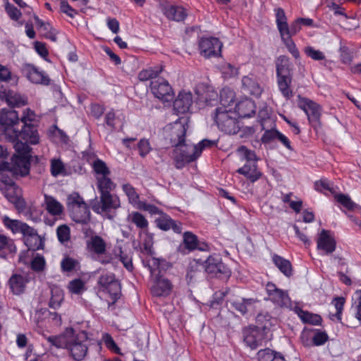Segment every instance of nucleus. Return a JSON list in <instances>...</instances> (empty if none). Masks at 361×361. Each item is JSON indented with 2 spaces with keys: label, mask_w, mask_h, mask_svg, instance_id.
Listing matches in <instances>:
<instances>
[{
  "label": "nucleus",
  "mask_w": 361,
  "mask_h": 361,
  "mask_svg": "<svg viewBox=\"0 0 361 361\" xmlns=\"http://www.w3.org/2000/svg\"><path fill=\"white\" fill-rule=\"evenodd\" d=\"M16 106L3 108L0 113V126L16 151L11 162L5 161L0 164V178L8 185H14L15 179L23 177V128L20 130L15 128L18 121H23V117L19 118L18 112L13 109Z\"/></svg>",
  "instance_id": "f257e3e1"
},
{
  "label": "nucleus",
  "mask_w": 361,
  "mask_h": 361,
  "mask_svg": "<svg viewBox=\"0 0 361 361\" xmlns=\"http://www.w3.org/2000/svg\"><path fill=\"white\" fill-rule=\"evenodd\" d=\"M187 130V123L181 122H176L171 130V143L174 147L171 157L177 169L184 168L187 164L195 161L199 157L195 145L190 147L185 144Z\"/></svg>",
  "instance_id": "f03ea898"
},
{
  "label": "nucleus",
  "mask_w": 361,
  "mask_h": 361,
  "mask_svg": "<svg viewBox=\"0 0 361 361\" xmlns=\"http://www.w3.org/2000/svg\"><path fill=\"white\" fill-rule=\"evenodd\" d=\"M276 78L279 90L283 97L287 99L293 97V68L290 59L286 55H281L276 59Z\"/></svg>",
  "instance_id": "7ed1b4c3"
},
{
  "label": "nucleus",
  "mask_w": 361,
  "mask_h": 361,
  "mask_svg": "<svg viewBox=\"0 0 361 361\" xmlns=\"http://www.w3.org/2000/svg\"><path fill=\"white\" fill-rule=\"evenodd\" d=\"M67 208L71 219L75 223L87 224L90 221L89 206L77 192H73L67 197Z\"/></svg>",
  "instance_id": "20e7f679"
},
{
  "label": "nucleus",
  "mask_w": 361,
  "mask_h": 361,
  "mask_svg": "<svg viewBox=\"0 0 361 361\" xmlns=\"http://www.w3.org/2000/svg\"><path fill=\"white\" fill-rule=\"evenodd\" d=\"M91 343L92 340L89 336V333L86 331H81L71 337L66 350L69 356L75 361H82L87 355L89 345Z\"/></svg>",
  "instance_id": "39448f33"
},
{
  "label": "nucleus",
  "mask_w": 361,
  "mask_h": 361,
  "mask_svg": "<svg viewBox=\"0 0 361 361\" xmlns=\"http://www.w3.org/2000/svg\"><path fill=\"white\" fill-rule=\"evenodd\" d=\"M298 106L305 113L311 127L316 132H318L322 126L321 121L322 108L321 105L309 98L298 95Z\"/></svg>",
  "instance_id": "423d86ee"
},
{
  "label": "nucleus",
  "mask_w": 361,
  "mask_h": 361,
  "mask_svg": "<svg viewBox=\"0 0 361 361\" xmlns=\"http://www.w3.org/2000/svg\"><path fill=\"white\" fill-rule=\"evenodd\" d=\"M99 292L107 293L111 299L109 307L116 304L121 295V284L113 273L102 274L97 283Z\"/></svg>",
  "instance_id": "0eeeda50"
},
{
  "label": "nucleus",
  "mask_w": 361,
  "mask_h": 361,
  "mask_svg": "<svg viewBox=\"0 0 361 361\" xmlns=\"http://www.w3.org/2000/svg\"><path fill=\"white\" fill-rule=\"evenodd\" d=\"M231 109L227 110L218 107L215 110L214 121L219 129L226 134L235 135L240 130L238 118L232 116Z\"/></svg>",
  "instance_id": "6e6552de"
},
{
  "label": "nucleus",
  "mask_w": 361,
  "mask_h": 361,
  "mask_svg": "<svg viewBox=\"0 0 361 361\" xmlns=\"http://www.w3.org/2000/svg\"><path fill=\"white\" fill-rule=\"evenodd\" d=\"M99 198V202L92 207L93 210L108 219L114 220L116 216V210L121 207L119 197L111 193L100 195Z\"/></svg>",
  "instance_id": "1a4fd4ad"
},
{
  "label": "nucleus",
  "mask_w": 361,
  "mask_h": 361,
  "mask_svg": "<svg viewBox=\"0 0 361 361\" xmlns=\"http://www.w3.org/2000/svg\"><path fill=\"white\" fill-rule=\"evenodd\" d=\"M199 250L209 252L210 245L204 240H200L198 237L191 231H185L183 234V240L177 247V252L182 255H187Z\"/></svg>",
  "instance_id": "9d476101"
},
{
  "label": "nucleus",
  "mask_w": 361,
  "mask_h": 361,
  "mask_svg": "<svg viewBox=\"0 0 361 361\" xmlns=\"http://www.w3.org/2000/svg\"><path fill=\"white\" fill-rule=\"evenodd\" d=\"M204 271L212 277L228 279L231 275L230 268L222 262L219 255H211L203 261Z\"/></svg>",
  "instance_id": "9b49d317"
},
{
  "label": "nucleus",
  "mask_w": 361,
  "mask_h": 361,
  "mask_svg": "<svg viewBox=\"0 0 361 361\" xmlns=\"http://www.w3.org/2000/svg\"><path fill=\"white\" fill-rule=\"evenodd\" d=\"M265 289L269 297L268 300L271 301L275 305L281 308L292 310L291 299L287 290L279 288L276 284L272 282H268L266 284Z\"/></svg>",
  "instance_id": "f8f14e48"
},
{
  "label": "nucleus",
  "mask_w": 361,
  "mask_h": 361,
  "mask_svg": "<svg viewBox=\"0 0 361 361\" xmlns=\"http://www.w3.org/2000/svg\"><path fill=\"white\" fill-rule=\"evenodd\" d=\"M243 341L251 350H255L267 339L266 327L255 326L245 328L243 331Z\"/></svg>",
  "instance_id": "ddd939ff"
},
{
  "label": "nucleus",
  "mask_w": 361,
  "mask_h": 361,
  "mask_svg": "<svg viewBox=\"0 0 361 361\" xmlns=\"http://www.w3.org/2000/svg\"><path fill=\"white\" fill-rule=\"evenodd\" d=\"M200 54L206 58L221 56L222 43L215 37H202L198 43Z\"/></svg>",
  "instance_id": "4468645a"
},
{
  "label": "nucleus",
  "mask_w": 361,
  "mask_h": 361,
  "mask_svg": "<svg viewBox=\"0 0 361 361\" xmlns=\"http://www.w3.org/2000/svg\"><path fill=\"white\" fill-rule=\"evenodd\" d=\"M150 88L155 97L164 102H170L174 98L173 90L169 82L163 78H158L150 82Z\"/></svg>",
  "instance_id": "2eb2a0df"
},
{
  "label": "nucleus",
  "mask_w": 361,
  "mask_h": 361,
  "mask_svg": "<svg viewBox=\"0 0 361 361\" xmlns=\"http://www.w3.org/2000/svg\"><path fill=\"white\" fill-rule=\"evenodd\" d=\"M259 300L257 298H242L235 297L227 300V305L230 306V308L240 313L241 315L245 316L250 312H252L255 310V307Z\"/></svg>",
  "instance_id": "dca6fc26"
},
{
  "label": "nucleus",
  "mask_w": 361,
  "mask_h": 361,
  "mask_svg": "<svg viewBox=\"0 0 361 361\" xmlns=\"http://www.w3.org/2000/svg\"><path fill=\"white\" fill-rule=\"evenodd\" d=\"M26 78L33 84L48 86L51 84V79L44 71L31 63L25 64Z\"/></svg>",
  "instance_id": "f3484780"
},
{
  "label": "nucleus",
  "mask_w": 361,
  "mask_h": 361,
  "mask_svg": "<svg viewBox=\"0 0 361 361\" xmlns=\"http://www.w3.org/2000/svg\"><path fill=\"white\" fill-rule=\"evenodd\" d=\"M317 243V250H322L326 255L331 254L336 250V240L329 230L322 229L321 231Z\"/></svg>",
  "instance_id": "a211bd4d"
},
{
  "label": "nucleus",
  "mask_w": 361,
  "mask_h": 361,
  "mask_svg": "<svg viewBox=\"0 0 361 361\" xmlns=\"http://www.w3.org/2000/svg\"><path fill=\"white\" fill-rule=\"evenodd\" d=\"M241 82V91L243 94L252 95L257 98L262 94L263 89L254 75L243 76Z\"/></svg>",
  "instance_id": "6ab92c4d"
},
{
  "label": "nucleus",
  "mask_w": 361,
  "mask_h": 361,
  "mask_svg": "<svg viewBox=\"0 0 361 361\" xmlns=\"http://www.w3.org/2000/svg\"><path fill=\"white\" fill-rule=\"evenodd\" d=\"M212 96L215 97V98L212 99H209L207 97H204L205 103L207 105H214L212 101L216 102L219 97L220 104L226 109L233 104L235 102V92L231 88L224 87L220 91L219 95L217 94V92H214L212 93Z\"/></svg>",
  "instance_id": "aec40b11"
},
{
  "label": "nucleus",
  "mask_w": 361,
  "mask_h": 361,
  "mask_svg": "<svg viewBox=\"0 0 361 361\" xmlns=\"http://www.w3.org/2000/svg\"><path fill=\"white\" fill-rule=\"evenodd\" d=\"M156 226L160 230L168 231L171 229L175 233L180 234L183 226L180 221L173 220L168 214L164 212L154 221Z\"/></svg>",
  "instance_id": "412c9836"
},
{
  "label": "nucleus",
  "mask_w": 361,
  "mask_h": 361,
  "mask_svg": "<svg viewBox=\"0 0 361 361\" xmlns=\"http://www.w3.org/2000/svg\"><path fill=\"white\" fill-rule=\"evenodd\" d=\"M172 286L169 279L158 274L151 287V293L155 297H166L170 295Z\"/></svg>",
  "instance_id": "4be33fe9"
},
{
  "label": "nucleus",
  "mask_w": 361,
  "mask_h": 361,
  "mask_svg": "<svg viewBox=\"0 0 361 361\" xmlns=\"http://www.w3.org/2000/svg\"><path fill=\"white\" fill-rule=\"evenodd\" d=\"M236 172L244 176L251 183H255L260 178L267 180V177L259 170L257 162L245 163L243 166L237 169Z\"/></svg>",
  "instance_id": "5701e85b"
},
{
  "label": "nucleus",
  "mask_w": 361,
  "mask_h": 361,
  "mask_svg": "<svg viewBox=\"0 0 361 361\" xmlns=\"http://www.w3.org/2000/svg\"><path fill=\"white\" fill-rule=\"evenodd\" d=\"M164 15L171 20L183 21L188 16L186 9L181 6L166 4L162 6Z\"/></svg>",
  "instance_id": "b1692460"
},
{
  "label": "nucleus",
  "mask_w": 361,
  "mask_h": 361,
  "mask_svg": "<svg viewBox=\"0 0 361 361\" xmlns=\"http://www.w3.org/2000/svg\"><path fill=\"white\" fill-rule=\"evenodd\" d=\"M235 112L240 118H250L255 114V103L251 99L245 97L235 104Z\"/></svg>",
  "instance_id": "393cba45"
},
{
  "label": "nucleus",
  "mask_w": 361,
  "mask_h": 361,
  "mask_svg": "<svg viewBox=\"0 0 361 361\" xmlns=\"http://www.w3.org/2000/svg\"><path fill=\"white\" fill-rule=\"evenodd\" d=\"M74 333L75 330L73 328L68 327L63 333L57 336H50L47 337V340L51 346H54L56 348L67 349L69 340Z\"/></svg>",
  "instance_id": "a878e982"
},
{
  "label": "nucleus",
  "mask_w": 361,
  "mask_h": 361,
  "mask_svg": "<svg viewBox=\"0 0 361 361\" xmlns=\"http://www.w3.org/2000/svg\"><path fill=\"white\" fill-rule=\"evenodd\" d=\"M192 104V94L190 92H180L173 101V109L177 114H185L189 111Z\"/></svg>",
  "instance_id": "bb28decb"
},
{
  "label": "nucleus",
  "mask_w": 361,
  "mask_h": 361,
  "mask_svg": "<svg viewBox=\"0 0 361 361\" xmlns=\"http://www.w3.org/2000/svg\"><path fill=\"white\" fill-rule=\"evenodd\" d=\"M293 311L297 314L302 323L312 325H322V317L319 314L312 313L307 310H303L299 306L294 307Z\"/></svg>",
  "instance_id": "cd10ccee"
},
{
  "label": "nucleus",
  "mask_w": 361,
  "mask_h": 361,
  "mask_svg": "<svg viewBox=\"0 0 361 361\" xmlns=\"http://www.w3.org/2000/svg\"><path fill=\"white\" fill-rule=\"evenodd\" d=\"M204 269L203 261L201 259H194L189 262L186 270V280L188 283H192L198 278L202 270Z\"/></svg>",
  "instance_id": "c85d7f7f"
},
{
  "label": "nucleus",
  "mask_w": 361,
  "mask_h": 361,
  "mask_svg": "<svg viewBox=\"0 0 361 361\" xmlns=\"http://www.w3.org/2000/svg\"><path fill=\"white\" fill-rule=\"evenodd\" d=\"M272 262L286 276L290 277L293 275V267L288 259H286L277 254H274L272 255Z\"/></svg>",
  "instance_id": "c756f323"
},
{
  "label": "nucleus",
  "mask_w": 361,
  "mask_h": 361,
  "mask_svg": "<svg viewBox=\"0 0 361 361\" xmlns=\"http://www.w3.org/2000/svg\"><path fill=\"white\" fill-rule=\"evenodd\" d=\"M258 361H285L283 355L269 348L259 350L257 353Z\"/></svg>",
  "instance_id": "7c9ffc66"
},
{
  "label": "nucleus",
  "mask_w": 361,
  "mask_h": 361,
  "mask_svg": "<svg viewBox=\"0 0 361 361\" xmlns=\"http://www.w3.org/2000/svg\"><path fill=\"white\" fill-rule=\"evenodd\" d=\"M89 250L97 255H103L106 252V243L99 235H95L90 238L87 242Z\"/></svg>",
  "instance_id": "2f4dec72"
},
{
  "label": "nucleus",
  "mask_w": 361,
  "mask_h": 361,
  "mask_svg": "<svg viewBox=\"0 0 361 361\" xmlns=\"http://www.w3.org/2000/svg\"><path fill=\"white\" fill-rule=\"evenodd\" d=\"M47 136L50 140H53L57 137L60 142L65 145H69L71 140L69 136L63 131L60 129L56 124L51 126L47 130Z\"/></svg>",
  "instance_id": "473e14b6"
},
{
  "label": "nucleus",
  "mask_w": 361,
  "mask_h": 361,
  "mask_svg": "<svg viewBox=\"0 0 361 361\" xmlns=\"http://www.w3.org/2000/svg\"><path fill=\"white\" fill-rule=\"evenodd\" d=\"M276 24L280 36H284V32H288V18L283 8L279 7L274 8Z\"/></svg>",
  "instance_id": "72a5a7b5"
},
{
  "label": "nucleus",
  "mask_w": 361,
  "mask_h": 361,
  "mask_svg": "<svg viewBox=\"0 0 361 361\" xmlns=\"http://www.w3.org/2000/svg\"><path fill=\"white\" fill-rule=\"evenodd\" d=\"M44 201L46 204V209L50 214L53 216H58L62 214L63 207L54 197L44 195Z\"/></svg>",
  "instance_id": "f704fd0d"
},
{
  "label": "nucleus",
  "mask_w": 361,
  "mask_h": 361,
  "mask_svg": "<svg viewBox=\"0 0 361 361\" xmlns=\"http://www.w3.org/2000/svg\"><path fill=\"white\" fill-rule=\"evenodd\" d=\"M39 124L34 123L25 126V134L24 133V141L30 142L32 145L39 143L40 136L38 132Z\"/></svg>",
  "instance_id": "c9c22d12"
},
{
  "label": "nucleus",
  "mask_w": 361,
  "mask_h": 361,
  "mask_svg": "<svg viewBox=\"0 0 361 361\" xmlns=\"http://www.w3.org/2000/svg\"><path fill=\"white\" fill-rule=\"evenodd\" d=\"M116 188V184L108 176L97 178V189L100 195L111 194Z\"/></svg>",
  "instance_id": "e433bc0d"
},
{
  "label": "nucleus",
  "mask_w": 361,
  "mask_h": 361,
  "mask_svg": "<svg viewBox=\"0 0 361 361\" xmlns=\"http://www.w3.org/2000/svg\"><path fill=\"white\" fill-rule=\"evenodd\" d=\"M24 245L27 247L28 250L32 252V255L35 254V251L43 249L44 246V241L39 235L25 237L24 238Z\"/></svg>",
  "instance_id": "4c0bfd02"
},
{
  "label": "nucleus",
  "mask_w": 361,
  "mask_h": 361,
  "mask_svg": "<svg viewBox=\"0 0 361 361\" xmlns=\"http://www.w3.org/2000/svg\"><path fill=\"white\" fill-rule=\"evenodd\" d=\"M8 286L14 295H20L23 293V276L13 274L8 280Z\"/></svg>",
  "instance_id": "58836bf2"
},
{
  "label": "nucleus",
  "mask_w": 361,
  "mask_h": 361,
  "mask_svg": "<svg viewBox=\"0 0 361 361\" xmlns=\"http://www.w3.org/2000/svg\"><path fill=\"white\" fill-rule=\"evenodd\" d=\"M68 289L70 293L75 295H81L86 290L85 283L81 279L78 278L71 281L68 285Z\"/></svg>",
  "instance_id": "ea45409f"
},
{
  "label": "nucleus",
  "mask_w": 361,
  "mask_h": 361,
  "mask_svg": "<svg viewBox=\"0 0 361 361\" xmlns=\"http://www.w3.org/2000/svg\"><path fill=\"white\" fill-rule=\"evenodd\" d=\"M91 165L93 171L97 175L108 176L111 173L110 169L107 166L106 164L103 160L97 157L94 160Z\"/></svg>",
  "instance_id": "a19ab883"
},
{
  "label": "nucleus",
  "mask_w": 361,
  "mask_h": 361,
  "mask_svg": "<svg viewBox=\"0 0 361 361\" xmlns=\"http://www.w3.org/2000/svg\"><path fill=\"white\" fill-rule=\"evenodd\" d=\"M80 267V263L78 260L66 256L61 262V269L63 272H71L76 271Z\"/></svg>",
  "instance_id": "79ce46f5"
},
{
  "label": "nucleus",
  "mask_w": 361,
  "mask_h": 361,
  "mask_svg": "<svg viewBox=\"0 0 361 361\" xmlns=\"http://www.w3.org/2000/svg\"><path fill=\"white\" fill-rule=\"evenodd\" d=\"M51 173L54 177H57L59 175L64 176L69 175V173L66 172L65 166L60 159L51 160Z\"/></svg>",
  "instance_id": "37998d69"
},
{
  "label": "nucleus",
  "mask_w": 361,
  "mask_h": 361,
  "mask_svg": "<svg viewBox=\"0 0 361 361\" xmlns=\"http://www.w3.org/2000/svg\"><path fill=\"white\" fill-rule=\"evenodd\" d=\"M144 267H147L151 274H153L155 269H160L161 264L166 261L164 259L151 257V258H146L142 259Z\"/></svg>",
  "instance_id": "c03bdc74"
},
{
  "label": "nucleus",
  "mask_w": 361,
  "mask_h": 361,
  "mask_svg": "<svg viewBox=\"0 0 361 361\" xmlns=\"http://www.w3.org/2000/svg\"><path fill=\"white\" fill-rule=\"evenodd\" d=\"M345 302V299L343 297H336L334 299L333 303L336 310V312L329 316L330 319L334 320V318H336L338 322H341L342 312L343 310Z\"/></svg>",
  "instance_id": "a18cd8bd"
},
{
  "label": "nucleus",
  "mask_w": 361,
  "mask_h": 361,
  "mask_svg": "<svg viewBox=\"0 0 361 361\" xmlns=\"http://www.w3.org/2000/svg\"><path fill=\"white\" fill-rule=\"evenodd\" d=\"M46 261L43 255L37 253L30 262V268L35 272H41L45 269Z\"/></svg>",
  "instance_id": "49530a36"
},
{
  "label": "nucleus",
  "mask_w": 361,
  "mask_h": 361,
  "mask_svg": "<svg viewBox=\"0 0 361 361\" xmlns=\"http://www.w3.org/2000/svg\"><path fill=\"white\" fill-rule=\"evenodd\" d=\"M272 317L268 313H259L257 314L256 317V322L257 323V327H266V332L270 329V327L272 326Z\"/></svg>",
  "instance_id": "de8ad7c7"
},
{
  "label": "nucleus",
  "mask_w": 361,
  "mask_h": 361,
  "mask_svg": "<svg viewBox=\"0 0 361 361\" xmlns=\"http://www.w3.org/2000/svg\"><path fill=\"white\" fill-rule=\"evenodd\" d=\"M3 223L4 226L15 233H23V223L18 220H13L7 216L3 217Z\"/></svg>",
  "instance_id": "09e8293b"
},
{
  "label": "nucleus",
  "mask_w": 361,
  "mask_h": 361,
  "mask_svg": "<svg viewBox=\"0 0 361 361\" xmlns=\"http://www.w3.org/2000/svg\"><path fill=\"white\" fill-rule=\"evenodd\" d=\"M281 41L287 48L288 51L292 54V56L295 59H300V51L297 48L294 41L292 37L287 36H281Z\"/></svg>",
  "instance_id": "8fccbe9b"
},
{
  "label": "nucleus",
  "mask_w": 361,
  "mask_h": 361,
  "mask_svg": "<svg viewBox=\"0 0 361 361\" xmlns=\"http://www.w3.org/2000/svg\"><path fill=\"white\" fill-rule=\"evenodd\" d=\"M102 342L105 345V346L111 352L118 354L122 355L121 352L120 348L117 345L116 342L114 341L113 337L108 333H104L102 334Z\"/></svg>",
  "instance_id": "3c124183"
},
{
  "label": "nucleus",
  "mask_w": 361,
  "mask_h": 361,
  "mask_svg": "<svg viewBox=\"0 0 361 361\" xmlns=\"http://www.w3.org/2000/svg\"><path fill=\"white\" fill-rule=\"evenodd\" d=\"M128 217H130L131 222L140 229H145L148 227L147 219L138 212H133Z\"/></svg>",
  "instance_id": "603ef678"
},
{
  "label": "nucleus",
  "mask_w": 361,
  "mask_h": 361,
  "mask_svg": "<svg viewBox=\"0 0 361 361\" xmlns=\"http://www.w3.org/2000/svg\"><path fill=\"white\" fill-rule=\"evenodd\" d=\"M334 198L339 204L348 210H353L356 207V204L351 200L348 195L340 193L336 195Z\"/></svg>",
  "instance_id": "864d4df0"
},
{
  "label": "nucleus",
  "mask_w": 361,
  "mask_h": 361,
  "mask_svg": "<svg viewBox=\"0 0 361 361\" xmlns=\"http://www.w3.org/2000/svg\"><path fill=\"white\" fill-rule=\"evenodd\" d=\"M13 92L7 91L3 87H0V101L4 102L8 106L18 105V100L14 96Z\"/></svg>",
  "instance_id": "5fc2aeb1"
},
{
  "label": "nucleus",
  "mask_w": 361,
  "mask_h": 361,
  "mask_svg": "<svg viewBox=\"0 0 361 361\" xmlns=\"http://www.w3.org/2000/svg\"><path fill=\"white\" fill-rule=\"evenodd\" d=\"M280 131H279L275 127L271 129L264 130V133L261 137V142L263 144H269L277 140L280 135Z\"/></svg>",
  "instance_id": "6e6d98bb"
},
{
  "label": "nucleus",
  "mask_w": 361,
  "mask_h": 361,
  "mask_svg": "<svg viewBox=\"0 0 361 361\" xmlns=\"http://www.w3.org/2000/svg\"><path fill=\"white\" fill-rule=\"evenodd\" d=\"M58 240L60 243L68 242L71 238V230L66 224L59 226L56 229Z\"/></svg>",
  "instance_id": "4d7b16f0"
},
{
  "label": "nucleus",
  "mask_w": 361,
  "mask_h": 361,
  "mask_svg": "<svg viewBox=\"0 0 361 361\" xmlns=\"http://www.w3.org/2000/svg\"><path fill=\"white\" fill-rule=\"evenodd\" d=\"M238 152L246 160V163H251L252 161L257 162L258 158L255 151L249 149L244 145H241L238 147Z\"/></svg>",
  "instance_id": "13d9d810"
},
{
  "label": "nucleus",
  "mask_w": 361,
  "mask_h": 361,
  "mask_svg": "<svg viewBox=\"0 0 361 361\" xmlns=\"http://www.w3.org/2000/svg\"><path fill=\"white\" fill-rule=\"evenodd\" d=\"M63 300V295L61 290H51V296L49 302V307L53 309H56L59 307Z\"/></svg>",
  "instance_id": "bf43d9fd"
},
{
  "label": "nucleus",
  "mask_w": 361,
  "mask_h": 361,
  "mask_svg": "<svg viewBox=\"0 0 361 361\" xmlns=\"http://www.w3.org/2000/svg\"><path fill=\"white\" fill-rule=\"evenodd\" d=\"M315 334L312 337V345L319 346L324 345L329 339L328 334L325 331H322L319 329H312Z\"/></svg>",
  "instance_id": "052dcab7"
},
{
  "label": "nucleus",
  "mask_w": 361,
  "mask_h": 361,
  "mask_svg": "<svg viewBox=\"0 0 361 361\" xmlns=\"http://www.w3.org/2000/svg\"><path fill=\"white\" fill-rule=\"evenodd\" d=\"M39 120L37 119L35 112L30 108L24 110V133H25V126H29L34 123L39 124Z\"/></svg>",
  "instance_id": "680f3d73"
},
{
  "label": "nucleus",
  "mask_w": 361,
  "mask_h": 361,
  "mask_svg": "<svg viewBox=\"0 0 361 361\" xmlns=\"http://www.w3.org/2000/svg\"><path fill=\"white\" fill-rule=\"evenodd\" d=\"M123 191L128 196L129 202H136L139 199V195L137 193L135 188L130 183H126L122 185Z\"/></svg>",
  "instance_id": "e2e57ef3"
},
{
  "label": "nucleus",
  "mask_w": 361,
  "mask_h": 361,
  "mask_svg": "<svg viewBox=\"0 0 361 361\" xmlns=\"http://www.w3.org/2000/svg\"><path fill=\"white\" fill-rule=\"evenodd\" d=\"M218 144V140H212L208 139H204L201 140L197 145H195V150L197 151V154L198 157H200L202 152V150L205 148H212L213 147H216Z\"/></svg>",
  "instance_id": "0e129e2a"
},
{
  "label": "nucleus",
  "mask_w": 361,
  "mask_h": 361,
  "mask_svg": "<svg viewBox=\"0 0 361 361\" xmlns=\"http://www.w3.org/2000/svg\"><path fill=\"white\" fill-rule=\"evenodd\" d=\"M160 71H154L152 68L145 69L141 71L138 74V78L140 81H147L149 80H155L157 78Z\"/></svg>",
  "instance_id": "69168bd1"
},
{
  "label": "nucleus",
  "mask_w": 361,
  "mask_h": 361,
  "mask_svg": "<svg viewBox=\"0 0 361 361\" xmlns=\"http://www.w3.org/2000/svg\"><path fill=\"white\" fill-rule=\"evenodd\" d=\"M34 49L35 51L45 61H49L48 59L49 51L47 48L46 44L39 41L33 42Z\"/></svg>",
  "instance_id": "338daca9"
},
{
  "label": "nucleus",
  "mask_w": 361,
  "mask_h": 361,
  "mask_svg": "<svg viewBox=\"0 0 361 361\" xmlns=\"http://www.w3.org/2000/svg\"><path fill=\"white\" fill-rule=\"evenodd\" d=\"M42 30L44 32L43 35L45 38L49 39L52 42L57 41V32L49 23H46Z\"/></svg>",
  "instance_id": "774afa93"
}]
</instances>
